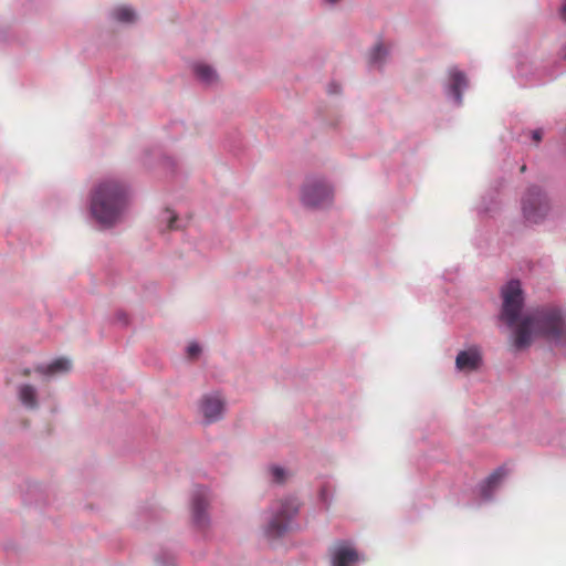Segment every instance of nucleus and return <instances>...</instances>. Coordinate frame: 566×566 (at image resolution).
Returning a JSON list of instances; mask_svg holds the SVG:
<instances>
[{"instance_id":"obj_15","label":"nucleus","mask_w":566,"mask_h":566,"mask_svg":"<svg viewBox=\"0 0 566 566\" xmlns=\"http://www.w3.org/2000/svg\"><path fill=\"white\" fill-rule=\"evenodd\" d=\"M195 72L197 76L207 84L213 83L217 78L216 72L206 64H197L195 66Z\"/></svg>"},{"instance_id":"obj_7","label":"nucleus","mask_w":566,"mask_h":566,"mask_svg":"<svg viewBox=\"0 0 566 566\" xmlns=\"http://www.w3.org/2000/svg\"><path fill=\"white\" fill-rule=\"evenodd\" d=\"M224 409V400L219 394L206 395L201 399L200 410L207 422L218 421Z\"/></svg>"},{"instance_id":"obj_23","label":"nucleus","mask_w":566,"mask_h":566,"mask_svg":"<svg viewBox=\"0 0 566 566\" xmlns=\"http://www.w3.org/2000/svg\"><path fill=\"white\" fill-rule=\"evenodd\" d=\"M525 169H526V167L522 166L521 171L523 172V171H525Z\"/></svg>"},{"instance_id":"obj_13","label":"nucleus","mask_w":566,"mask_h":566,"mask_svg":"<svg viewBox=\"0 0 566 566\" xmlns=\"http://www.w3.org/2000/svg\"><path fill=\"white\" fill-rule=\"evenodd\" d=\"M20 401L30 409L38 407L36 390L31 385H23L19 389Z\"/></svg>"},{"instance_id":"obj_1","label":"nucleus","mask_w":566,"mask_h":566,"mask_svg":"<svg viewBox=\"0 0 566 566\" xmlns=\"http://www.w3.org/2000/svg\"><path fill=\"white\" fill-rule=\"evenodd\" d=\"M503 304L501 319L514 331V346L517 349L531 345L533 335L544 336L556 344H566V319L553 307L536 308L521 318L523 291L521 283L512 280L501 291Z\"/></svg>"},{"instance_id":"obj_3","label":"nucleus","mask_w":566,"mask_h":566,"mask_svg":"<svg viewBox=\"0 0 566 566\" xmlns=\"http://www.w3.org/2000/svg\"><path fill=\"white\" fill-rule=\"evenodd\" d=\"M521 209L527 223L538 224L551 214L553 203L544 189L538 186H531L522 196Z\"/></svg>"},{"instance_id":"obj_11","label":"nucleus","mask_w":566,"mask_h":566,"mask_svg":"<svg viewBox=\"0 0 566 566\" xmlns=\"http://www.w3.org/2000/svg\"><path fill=\"white\" fill-rule=\"evenodd\" d=\"M507 474L505 467H500L494 470L481 484L480 491L484 499H490L494 489L501 483L504 476Z\"/></svg>"},{"instance_id":"obj_10","label":"nucleus","mask_w":566,"mask_h":566,"mask_svg":"<svg viewBox=\"0 0 566 566\" xmlns=\"http://www.w3.org/2000/svg\"><path fill=\"white\" fill-rule=\"evenodd\" d=\"M449 93L454 97L458 104L462 103V88L468 86V80L463 72L457 67H452L449 71Z\"/></svg>"},{"instance_id":"obj_9","label":"nucleus","mask_w":566,"mask_h":566,"mask_svg":"<svg viewBox=\"0 0 566 566\" xmlns=\"http://www.w3.org/2000/svg\"><path fill=\"white\" fill-rule=\"evenodd\" d=\"M208 503V491L203 488L198 489L192 499V517L199 527H205L208 524V516L206 515Z\"/></svg>"},{"instance_id":"obj_18","label":"nucleus","mask_w":566,"mask_h":566,"mask_svg":"<svg viewBox=\"0 0 566 566\" xmlns=\"http://www.w3.org/2000/svg\"><path fill=\"white\" fill-rule=\"evenodd\" d=\"M200 346L196 343H192L187 348V354L189 358H196L200 354Z\"/></svg>"},{"instance_id":"obj_8","label":"nucleus","mask_w":566,"mask_h":566,"mask_svg":"<svg viewBox=\"0 0 566 566\" xmlns=\"http://www.w3.org/2000/svg\"><path fill=\"white\" fill-rule=\"evenodd\" d=\"M482 364V355L478 347L461 350L455 358V367L459 371L470 373L478 370Z\"/></svg>"},{"instance_id":"obj_20","label":"nucleus","mask_w":566,"mask_h":566,"mask_svg":"<svg viewBox=\"0 0 566 566\" xmlns=\"http://www.w3.org/2000/svg\"><path fill=\"white\" fill-rule=\"evenodd\" d=\"M176 220H177V217H176V216H171V217L169 218L168 229L172 230V229H175V228H176V227H175V222H176Z\"/></svg>"},{"instance_id":"obj_4","label":"nucleus","mask_w":566,"mask_h":566,"mask_svg":"<svg viewBox=\"0 0 566 566\" xmlns=\"http://www.w3.org/2000/svg\"><path fill=\"white\" fill-rule=\"evenodd\" d=\"M298 506V502L294 497L280 502L268 524L266 535L271 538L284 535L290 530L291 521L296 515Z\"/></svg>"},{"instance_id":"obj_17","label":"nucleus","mask_w":566,"mask_h":566,"mask_svg":"<svg viewBox=\"0 0 566 566\" xmlns=\"http://www.w3.org/2000/svg\"><path fill=\"white\" fill-rule=\"evenodd\" d=\"M271 473H272L273 480L277 483H281L285 480V471L282 468L274 467L271 469Z\"/></svg>"},{"instance_id":"obj_6","label":"nucleus","mask_w":566,"mask_h":566,"mask_svg":"<svg viewBox=\"0 0 566 566\" xmlns=\"http://www.w3.org/2000/svg\"><path fill=\"white\" fill-rule=\"evenodd\" d=\"M332 566H354L358 559L357 551L346 542L336 543L331 549Z\"/></svg>"},{"instance_id":"obj_12","label":"nucleus","mask_w":566,"mask_h":566,"mask_svg":"<svg viewBox=\"0 0 566 566\" xmlns=\"http://www.w3.org/2000/svg\"><path fill=\"white\" fill-rule=\"evenodd\" d=\"M71 369V361L66 358H57L48 366H39L35 368L38 373L43 375H55L66 373Z\"/></svg>"},{"instance_id":"obj_16","label":"nucleus","mask_w":566,"mask_h":566,"mask_svg":"<svg viewBox=\"0 0 566 566\" xmlns=\"http://www.w3.org/2000/svg\"><path fill=\"white\" fill-rule=\"evenodd\" d=\"M386 54H387L386 48L381 43H378V44L375 45V48L370 52L369 61L373 64H377V63H379V62H381L384 60Z\"/></svg>"},{"instance_id":"obj_22","label":"nucleus","mask_w":566,"mask_h":566,"mask_svg":"<svg viewBox=\"0 0 566 566\" xmlns=\"http://www.w3.org/2000/svg\"><path fill=\"white\" fill-rule=\"evenodd\" d=\"M336 92H338V90H336V88L335 90H331L329 88V93H336Z\"/></svg>"},{"instance_id":"obj_21","label":"nucleus","mask_w":566,"mask_h":566,"mask_svg":"<svg viewBox=\"0 0 566 566\" xmlns=\"http://www.w3.org/2000/svg\"><path fill=\"white\" fill-rule=\"evenodd\" d=\"M560 17L566 21V0L560 10Z\"/></svg>"},{"instance_id":"obj_24","label":"nucleus","mask_w":566,"mask_h":566,"mask_svg":"<svg viewBox=\"0 0 566 566\" xmlns=\"http://www.w3.org/2000/svg\"><path fill=\"white\" fill-rule=\"evenodd\" d=\"M565 57H566V54H565Z\"/></svg>"},{"instance_id":"obj_14","label":"nucleus","mask_w":566,"mask_h":566,"mask_svg":"<svg viewBox=\"0 0 566 566\" xmlns=\"http://www.w3.org/2000/svg\"><path fill=\"white\" fill-rule=\"evenodd\" d=\"M112 15L116 21L123 23H132L136 20V13L134 10L126 6L115 8L112 12Z\"/></svg>"},{"instance_id":"obj_2","label":"nucleus","mask_w":566,"mask_h":566,"mask_svg":"<svg viewBox=\"0 0 566 566\" xmlns=\"http://www.w3.org/2000/svg\"><path fill=\"white\" fill-rule=\"evenodd\" d=\"M127 202V187L118 180L106 179L93 190L91 211L99 223L113 226L120 219Z\"/></svg>"},{"instance_id":"obj_5","label":"nucleus","mask_w":566,"mask_h":566,"mask_svg":"<svg viewBox=\"0 0 566 566\" xmlns=\"http://www.w3.org/2000/svg\"><path fill=\"white\" fill-rule=\"evenodd\" d=\"M333 198L332 188L323 179H308L302 189V201L308 207H321Z\"/></svg>"},{"instance_id":"obj_19","label":"nucleus","mask_w":566,"mask_h":566,"mask_svg":"<svg viewBox=\"0 0 566 566\" xmlns=\"http://www.w3.org/2000/svg\"><path fill=\"white\" fill-rule=\"evenodd\" d=\"M532 137H533L535 143H539L542 140V137H543L542 130L541 129L533 130Z\"/></svg>"}]
</instances>
